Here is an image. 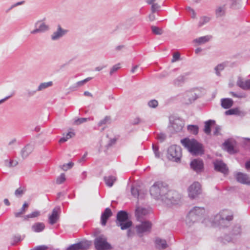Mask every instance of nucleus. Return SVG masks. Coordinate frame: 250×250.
Wrapping results in <instances>:
<instances>
[{
    "label": "nucleus",
    "mask_w": 250,
    "mask_h": 250,
    "mask_svg": "<svg viewBox=\"0 0 250 250\" xmlns=\"http://www.w3.org/2000/svg\"><path fill=\"white\" fill-rule=\"evenodd\" d=\"M17 140L16 139H13L11 140L7 145L8 149L10 150H13L16 147V143Z\"/></svg>",
    "instance_id": "37998d69"
},
{
    "label": "nucleus",
    "mask_w": 250,
    "mask_h": 250,
    "mask_svg": "<svg viewBox=\"0 0 250 250\" xmlns=\"http://www.w3.org/2000/svg\"><path fill=\"white\" fill-rule=\"evenodd\" d=\"M225 8L224 6H220L216 9V15L217 17H222L225 14Z\"/></svg>",
    "instance_id": "4c0bfd02"
},
{
    "label": "nucleus",
    "mask_w": 250,
    "mask_h": 250,
    "mask_svg": "<svg viewBox=\"0 0 250 250\" xmlns=\"http://www.w3.org/2000/svg\"><path fill=\"white\" fill-rule=\"evenodd\" d=\"M242 233V229L241 226L239 224H236L233 226L231 231V235L233 237L237 235H240Z\"/></svg>",
    "instance_id": "a878e982"
},
{
    "label": "nucleus",
    "mask_w": 250,
    "mask_h": 250,
    "mask_svg": "<svg viewBox=\"0 0 250 250\" xmlns=\"http://www.w3.org/2000/svg\"><path fill=\"white\" fill-rule=\"evenodd\" d=\"M112 215V212L109 208H106L104 212L101 215V224L102 226H105L107 220Z\"/></svg>",
    "instance_id": "6ab92c4d"
},
{
    "label": "nucleus",
    "mask_w": 250,
    "mask_h": 250,
    "mask_svg": "<svg viewBox=\"0 0 250 250\" xmlns=\"http://www.w3.org/2000/svg\"><path fill=\"white\" fill-rule=\"evenodd\" d=\"M236 84L243 90H250V80L244 81L242 78L239 77L237 81Z\"/></svg>",
    "instance_id": "a211bd4d"
},
{
    "label": "nucleus",
    "mask_w": 250,
    "mask_h": 250,
    "mask_svg": "<svg viewBox=\"0 0 250 250\" xmlns=\"http://www.w3.org/2000/svg\"><path fill=\"white\" fill-rule=\"evenodd\" d=\"M148 213V210L145 208L140 207H137L135 211V215L137 219L139 221L144 220V217Z\"/></svg>",
    "instance_id": "dca6fc26"
},
{
    "label": "nucleus",
    "mask_w": 250,
    "mask_h": 250,
    "mask_svg": "<svg viewBox=\"0 0 250 250\" xmlns=\"http://www.w3.org/2000/svg\"><path fill=\"white\" fill-rule=\"evenodd\" d=\"M180 54L178 52L174 53L173 54V58L171 60V62H174L179 60L180 59Z\"/></svg>",
    "instance_id": "680f3d73"
},
{
    "label": "nucleus",
    "mask_w": 250,
    "mask_h": 250,
    "mask_svg": "<svg viewBox=\"0 0 250 250\" xmlns=\"http://www.w3.org/2000/svg\"><path fill=\"white\" fill-rule=\"evenodd\" d=\"M215 170L227 175L229 173V168L227 165L222 161L216 160L213 163Z\"/></svg>",
    "instance_id": "9b49d317"
},
{
    "label": "nucleus",
    "mask_w": 250,
    "mask_h": 250,
    "mask_svg": "<svg viewBox=\"0 0 250 250\" xmlns=\"http://www.w3.org/2000/svg\"><path fill=\"white\" fill-rule=\"evenodd\" d=\"M224 146L227 151L229 153H234V147L231 143L229 141H226L224 143Z\"/></svg>",
    "instance_id": "f704fd0d"
},
{
    "label": "nucleus",
    "mask_w": 250,
    "mask_h": 250,
    "mask_svg": "<svg viewBox=\"0 0 250 250\" xmlns=\"http://www.w3.org/2000/svg\"><path fill=\"white\" fill-rule=\"evenodd\" d=\"M210 18L207 16H202L200 18V21L198 23V26L199 27L203 26L205 24L208 23L210 21Z\"/></svg>",
    "instance_id": "72a5a7b5"
},
{
    "label": "nucleus",
    "mask_w": 250,
    "mask_h": 250,
    "mask_svg": "<svg viewBox=\"0 0 250 250\" xmlns=\"http://www.w3.org/2000/svg\"><path fill=\"white\" fill-rule=\"evenodd\" d=\"M156 139L161 142H164L166 139V135L163 133H160L157 134Z\"/></svg>",
    "instance_id": "5fc2aeb1"
},
{
    "label": "nucleus",
    "mask_w": 250,
    "mask_h": 250,
    "mask_svg": "<svg viewBox=\"0 0 250 250\" xmlns=\"http://www.w3.org/2000/svg\"><path fill=\"white\" fill-rule=\"evenodd\" d=\"M67 33V30L63 29L60 25L57 26V29L51 35V39L52 41H58L63 37Z\"/></svg>",
    "instance_id": "ddd939ff"
},
{
    "label": "nucleus",
    "mask_w": 250,
    "mask_h": 250,
    "mask_svg": "<svg viewBox=\"0 0 250 250\" xmlns=\"http://www.w3.org/2000/svg\"><path fill=\"white\" fill-rule=\"evenodd\" d=\"M221 129V127L219 125H216L214 128V130L213 131V134L214 135L217 136L220 134V131Z\"/></svg>",
    "instance_id": "e2e57ef3"
},
{
    "label": "nucleus",
    "mask_w": 250,
    "mask_h": 250,
    "mask_svg": "<svg viewBox=\"0 0 250 250\" xmlns=\"http://www.w3.org/2000/svg\"><path fill=\"white\" fill-rule=\"evenodd\" d=\"M89 120V118H79V119H77L76 120H75L74 123L76 125H79L81 124H83L84 122H87Z\"/></svg>",
    "instance_id": "864d4df0"
},
{
    "label": "nucleus",
    "mask_w": 250,
    "mask_h": 250,
    "mask_svg": "<svg viewBox=\"0 0 250 250\" xmlns=\"http://www.w3.org/2000/svg\"><path fill=\"white\" fill-rule=\"evenodd\" d=\"M94 235L96 236L94 240V245L96 250H110L113 247L107 241L105 236L101 234L96 236V232H94Z\"/></svg>",
    "instance_id": "39448f33"
},
{
    "label": "nucleus",
    "mask_w": 250,
    "mask_h": 250,
    "mask_svg": "<svg viewBox=\"0 0 250 250\" xmlns=\"http://www.w3.org/2000/svg\"><path fill=\"white\" fill-rule=\"evenodd\" d=\"M60 209V207H56L53 209L52 213L49 217V222L51 225H53L57 222L59 218L58 213Z\"/></svg>",
    "instance_id": "4be33fe9"
},
{
    "label": "nucleus",
    "mask_w": 250,
    "mask_h": 250,
    "mask_svg": "<svg viewBox=\"0 0 250 250\" xmlns=\"http://www.w3.org/2000/svg\"><path fill=\"white\" fill-rule=\"evenodd\" d=\"M53 85V82L52 81L48 82H44L41 83L38 86L37 91H41L45 90V89L51 87Z\"/></svg>",
    "instance_id": "c85d7f7f"
},
{
    "label": "nucleus",
    "mask_w": 250,
    "mask_h": 250,
    "mask_svg": "<svg viewBox=\"0 0 250 250\" xmlns=\"http://www.w3.org/2000/svg\"><path fill=\"white\" fill-rule=\"evenodd\" d=\"M233 218L232 212L229 210L224 209L220 211L214 216L212 223L221 228L227 227Z\"/></svg>",
    "instance_id": "f03ea898"
},
{
    "label": "nucleus",
    "mask_w": 250,
    "mask_h": 250,
    "mask_svg": "<svg viewBox=\"0 0 250 250\" xmlns=\"http://www.w3.org/2000/svg\"><path fill=\"white\" fill-rule=\"evenodd\" d=\"M128 220V213L124 210L119 211L117 215L116 224Z\"/></svg>",
    "instance_id": "412c9836"
},
{
    "label": "nucleus",
    "mask_w": 250,
    "mask_h": 250,
    "mask_svg": "<svg viewBox=\"0 0 250 250\" xmlns=\"http://www.w3.org/2000/svg\"><path fill=\"white\" fill-rule=\"evenodd\" d=\"M92 78L88 77L86 78L85 79L78 82L75 84V87L77 88L80 86H83V84H84L86 82H88L89 80H91Z\"/></svg>",
    "instance_id": "a18cd8bd"
},
{
    "label": "nucleus",
    "mask_w": 250,
    "mask_h": 250,
    "mask_svg": "<svg viewBox=\"0 0 250 250\" xmlns=\"http://www.w3.org/2000/svg\"><path fill=\"white\" fill-rule=\"evenodd\" d=\"M91 241L84 240L70 246L67 250H87L91 246Z\"/></svg>",
    "instance_id": "9d476101"
},
{
    "label": "nucleus",
    "mask_w": 250,
    "mask_h": 250,
    "mask_svg": "<svg viewBox=\"0 0 250 250\" xmlns=\"http://www.w3.org/2000/svg\"><path fill=\"white\" fill-rule=\"evenodd\" d=\"M120 64L118 63L115 65H114L110 69L109 74L111 76L115 72H116L117 71H118L120 68Z\"/></svg>",
    "instance_id": "8fccbe9b"
},
{
    "label": "nucleus",
    "mask_w": 250,
    "mask_h": 250,
    "mask_svg": "<svg viewBox=\"0 0 250 250\" xmlns=\"http://www.w3.org/2000/svg\"><path fill=\"white\" fill-rule=\"evenodd\" d=\"M111 123V118L110 116H106L104 117V118L103 120H101L98 123V126H102L104 125H106L107 124H109Z\"/></svg>",
    "instance_id": "e433bc0d"
},
{
    "label": "nucleus",
    "mask_w": 250,
    "mask_h": 250,
    "mask_svg": "<svg viewBox=\"0 0 250 250\" xmlns=\"http://www.w3.org/2000/svg\"><path fill=\"white\" fill-rule=\"evenodd\" d=\"M25 189L24 188L20 187L15 191V195L17 197H21L25 192Z\"/></svg>",
    "instance_id": "c03bdc74"
},
{
    "label": "nucleus",
    "mask_w": 250,
    "mask_h": 250,
    "mask_svg": "<svg viewBox=\"0 0 250 250\" xmlns=\"http://www.w3.org/2000/svg\"><path fill=\"white\" fill-rule=\"evenodd\" d=\"M40 214V212L39 211H34V212H32L31 213L26 215V217L28 218H35V217H38V216H39Z\"/></svg>",
    "instance_id": "bf43d9fd"
},
{
    "label": "nucleus",
    "mask_w": 250,
    "mask_h": 250,
    "mask_svg": "<svg viewBox=\"0 0 250 250\" xmlns=\"http://www.w3.org/2000/svg\"><path fill=\"white\" fill-rule=\"evenodd\" d=\"M205 212L204 208L195 207L191 209L186 218V223L189 226L191 225L194 222L198 221Z\"/></svg>",
    "instance_id": "20e7f679"
},
{
    "label": "nucleus",
    "mask_w": 250,
    "mask_h": 250,
    "mask_svg": "<svg viewBox=\"0 0 250 250\" xmlns=\"http://www.w3.org/2000/svg\"><path fill=\"white\" fill-rule=\"evenodd\" d=\"M24 2V1H21L16 2V3L14 4L11 6L10 9H13V8H14L16 6L21 5V4H23Z\"/></svg>",
    "instance_id": "774afa93"
},
{
    "label": "nucleus",
    "mask_w": 250,
    "mask_h": 250,
    "mask_svg": "<svg viewBox=\"0 0 250 250\" xmlns=\"http://www.w3.org/2000/svg\"><path fill=\"white\" fill-rule=\"evenodd\" d=\"M187 10L192 14V16H191L192 18L195 19L196 18V13H195L194 10L192 8H191L190 7H188L187 8Z\"/></svg>",
    "instance_id": "0e129e2a"
},
{
    "label": "nucleus",
    "mask_w": 250,
    "mask_h": 250,
    "mask_svg": "<svg viewBox=\"0 0 250 250\" xmlns=\"http://www.w3.org/2000/svg\"><path fill=\"white\" fill-rule=\"evenodd\" d=\"M181 143L193 155H201L204 153L202 145L194 139L186 138L182 139Z\"/></svg>",
    "instance_id": "7ed1b4c3"
},
{
    "label": "nucleus",
    "mask_w": 250,
    "mask_h": 250,
    "mask_svg": "<svg viewBox=\"0 0 250 250\" xmlns=\"http://www.w3.org/2000/svg\"><path fill=\"white\" fill-rule=\"evenodd\" d=\"M235 177L239 183L250 186V176L248 174L239 172L235 174Z\"/></svg>",
    "instance_id": "4468645a"
},
{
    "label": "nucleus",
    "mask_w": 250,
    "mask_h": 250,
    "mask_svg": "<svg viewBox=\"0 0 250 250\" xmlns=\"http://www.w3.org/2000/svg\"><path fill=\"white\" fill-rule=\"evenodd\" d=\"M156 246L159 249H164L167 247L166 240L160 238H157L155 241Z\"/></svg>",
    "instance_id": "bb28decb"
},
{
    "label": "nucleus",
    "mask_w": 250,
    "mask_h": 250,
    "mask_svg": "<svg viewBox=\"0 0 250 250\" xmlns=\"http://www.w3.org/2000/svg\"><path fill=\"white\" fill-rule=\"evenodd\" d=\"M151 5V10L152 13H154L155 12H156L160 8V5H159L157 3H155L152 4Z\"/></svg>",
    "instance_id": "4d7b16f0"
},
{
    "label": "nucleus",
    "mask_w": 250,
    "mask_h": 250,
    "mask_svg": "<svg viewBox=\"0 0 250 250\" xmlns=\"http://www.w3.org/2000/svg\"><path fill=\"white\" fill-rule=\"evenodd\" d=\"M238 112V110L237 108H233L229 109L225 112L227 115L237 114Z\"/></svg>",
    "instance_id": "6e6d98bb"
},
{
    "label": "nucleus",
    "mask_w": 250,
    "mask_h": 250,
    "mask_svg": "<svg viewBox=\"0 0 250 250\" xmlns=\"http://www.w3.org/2000/svg\"><path fill=\"white\" fill-rule=\"evenodd\" d=\"M214 123L215 121L211 120H208L205 122V127L204 129V131L206 134H210L211 132V126Z\"/></svg>",
    "instance_id": "393cba45"
},
{
    "label": "nucleus",
    "mask_w": 250,
    "mask_h": 250,
    "mask_svg": "<svg viewBox=\"0 0 250 250\" xmlns=\"http://www.w3.org/2000/svg\"><path fill=\"white\" fill-rule=\"evenodd\" d=\"M182 149L180 146L173 145L169 146L167 151V158L168 160L178 162L182 157Z\"/></svg>",
    "instance_id": "423d86ee"
},
{
    "label": "nucleus",
    "mask_w": 250,
    "mask_h": 250,
    "mask_svg": "<svg viewBox=\"0 0 250 250\" xmlns=\"http://www.w3.org/2000/svg\"><path fill=\"white\" fill-rule=\"evenodd\" d=\"M151 28L153 33L155 35H162L163 33V30L157 26H152Z\"/></svg>",
    "instance_id": "58836bf2"
},
{
    "label": "nucleus",
    "mask_w": 250,
    "mask_h": 250,
    "mask_svg": "<svg viewBox=\"0 0 250 250\" xmlns=\"http://www.w3.org/2000/svg\"><path fill=\"white\" fill-rule=\"evenodd\" d=\"M152 149L153 150V152L155 154V157L156 158H160V153L159 151V147L153 144L152 145Z\"/></svg>",
    "instance_id": "3c124183"
},
{
    "label": "nucleus",
    "mask_w": 250,
    "mask_h": 250,
    "mask_svg": "<svg viewBox=\"0 0 250 250\" xmlns=\"http://www.w3.org/2000/svg\"><path fill=\"white\" fill-rule=\"evenodd\" d=\"M131 192L132 196H133L134 197H138L139 194L138 188L134 187H132L131 189Z\"/></svg>",
    "instance_id": "13d9d810"
},
{
    "label": "nucleus",
    "mask_w": 250,
    "mask_h": 250,
    "mask_svg": "<svg viewBox=\"0 0 250 250\" xmlns=\"http://www.w3.org/2000/svg\"><path fill=\"white\" fill-rule=\"evenodd\" d=\"M4 164L7 167H12L16 166L18 164V162L16 160H5L4 161Z\"/></svg>",
    "instance_id": "c9c22d12"
},
{
    "label": "nucleus",
    "mask_w": 250,
    "mask_h": 250,
    "mask_svg": "<svg viewBox=\"0 0 250 250\" xmlns=\"http://www.w3.org/2000/svg\"><path fill=\"white\" fill-rule=\"evenodd\" d=\"M65 180V176L64 173H62L56 179V183L58 184H61Z\"/></svg>",
    "instance_id": "09e8293b"
},
{
    "label": "nucleus",
    "mask_w": 250,
    "mask_h": 250,
    "mask_svg": "<svg viewBox=\"0 0 250 250\" xmlns=\"http://www.w3.org/2000/svg\"><path fill=\"white\" fill-rule=\"evenodd\" d=\"M169 121L173 133L179 132L182 130L184 125V121L181 118L171 116L169 117Z\"/></svg>",
    "instance_id": "0eeeda50"
},
{
    "label": "nucleus",
    "mask_w": 250,
    "mask_h": 250,
    "mask_svg": "<svg viewBox=\"0 0 250 250\" xmlns=\"http://www.w3.org/2000/svg\"><path fill=\"white\" fill-rule=\"evenodd\" d=\"M185 76L183 75L179 76L176 79H175L174 81V84L179 85L181 83H183L185 81Z\"/></svg>",
    "instance_id": "de8ad7c7"
},
{
    "label": "nucleus",
    "mask_w": 250,
    "mask_h": 250,
    "mask_svg": "<svg viewBox=\"0 0 250 250\" xmlns=\"http://www.w3.org/2000/svg\"><path fill=\"white\" fill-rule=\"evenodd\" d=\"M28 207V204L25 203L23 204L22 208L20 209L19 212L15 213V216L16 217H19L25 212V208Z\"/></svg>",
    "instance_id": "ea45409f"
},
{
    "label": "nucleus",
    "mask_w": 250,
    "mask_h": 250,
    "mask_svg": "<svg viewBox=\"0 0 250 250\" xmlns=\"http://www.w3.org/2000/svg\"><path fill=\"white\" fill-rule=\"evenodd\" d=\"M158 105V101L156 100H151L148 102V105L151 108H156Z\"/></svg>",
    "instance_id": "603ef678"
},
{
    "label": "nucleus",
    "mask_w": 250,
    "mask_h": 250,
    "mask_svg": "<svg viewBox=\"0 0 250 250\" xmlns=\"http://www.w3.org/2000/svg\"><path fill=\"white\" fill-rule=\"evenodd\" d=\"M187 129L190 133L193 135H197L199 131V127L196 125H188Z\"/></svg>",
    "instance_id": "2f4dec72"
},
{
    "label": "nucleus",
    "mask_w": 250,
    "mask_h": 250,
    "mask_svg": "<svg viewBox=\"0 0 250 250\" xmlns=\"http://www.w3.org/2000/svg\"><path fill=\"white\" fill-rule=\"evenodd\" d=\"M190 167L192 169L197 172H200L204 168V163L202 160L194 159L190 163Z\"/></svg>",
    "instance_id": "2eb2a0df"
},
{
    "label": "nucleus",
    "mask_w": 250,
    "mask_h": 250,
    "mask_svg": "<svg viewBox=\"0 0 250 250\" xmlns=\"http://www.w3.org/2000/svg\"><path fill=\"white\" fill-rule=\"evenodd\" d=\"M45 228V225L43 223L38 222L35 223L32 226V229L36 232H40L42 231Z\"/></svg>",
    "instance_id": "b1692460"
},
{
    "label": "nucleus",
    "mask_w": 250,
    "mask_h": 250,
    "mask_svg": "<svg viewBox=\"0 0 250 250\" xmlns=\"http://www.w3.org/2000/svg\"><path fill=\"white\" fill-rule=\"evenodd\" d=\"M48 249V247L45 245L38 246L30 250H46Z\"/></svg>",
    "instance_id": "052dcab7"
},
{
    "label": "nucleus",
    "mask_w": 250,
    "mask_h": 250,
    "mask_svg": "<svg viewBox=\"0 0 250 250\" xmlns=\"http://www.w3.org/2000/svg\"><path fill=\"white\" fill-rule=\"evenodd\" d=\"M104 182L105 184L109 187H111L115 181L116 180V178L112 175L105 176L104 177Z\"/></svg>",
    "instance_id": "cd10ccee"
},
{
    "label": "nucleus",
    "mask_w": 250,
    "mask_h": 250,
    "mask_svg": "<svg viewBox=\"0 0 250 250\" xmlns=\"http://www.w3.org/2000/svg\"><path fill=\"white\" fill-rule=\"evenodd\" d=\"M233 101L230 98H224L221 100V106L225 109H228L233 105Z\"/></svg>",
    "instance_id": "5701e85b"
},
{
    "label": "nucleus",
    "mask_w": 250,
    "mask_h": 250,
    "mask_svg": "<svg viewBox=\"0 0 250 250\" xmlns=\"http://www.w3.org/2000/svg\"><path fill=\"white\" fill-rule=\"evenodd\" d=\"M188 196L191 199L195 198L201 192V185L197 182H194L188 188Z\"/></svg>",
    "instance_id": "6e6552de"
},
{
    "label": "nucleus",
    "mask_w": 250,
    "mask_h": 250,
    "mask_svg": "<svg viewBox=\"0 0 250 250\" xmlns=\"http://www.w3.org/2000/svg\"><path fill=\"white\" fill-rule=\"evenodd\" d=\"M74 166V163L72 162H69L67 164H65L62 165H61L59 167L64 171H66L72 167Z\"/></svg>",
    "instance_id": "a19ab883"
},
{
    "label": "nucleus",
    "mask_w": 250,
    "mask_h": 250,
    "mask_svg": "<svg viewBox=\"0 0 250 250\" xmlns=\"http://www.w3.org/2000/svg\"><path fill=\"white\" fill-rule=\"evenodd\" d=\"M117 226L120 227L121 229L122 230H125L129 228L132 225V222L130 220L126 221L125 222H122L118 224H116Z\"/></svg>",
    "instance_id": "c756f323"
},
{
    "label": "nucleus",
    "mask_w": 250,
    "mask_h": 250,
    "mask_svg": "<svg viewBox=\"0 0 250 250\" xmlns=\"http://www.w3.org/2000/svg\"><path fill=\"white\" fill-rule=\"evenodd\" d=\"M75 136V133L74 132L69 131L68 132L65 136L61 138L59 140V143H64L67 141L69 139Z\"/></svg>",
    "instance_id": "473e14b6"
},
{
    "label": "nucleus",
    "mask_w": 250,
    "mask_h": 250,
    "mask_svg": "<svg viewBox=\"0 0 250 250\" xmlns=\"http://www.w3.org/2000/svg\"><path fill=\"white\" fill-rule=\"evenodd\" d=\"M141 223L136 226L137 232L138 234H142L145 232H149L150 231L152 224L149 221H140Z\"/></svg>",
    "instance_id": "f8f14e48"
},
{
    "label": "nucleus",
    "mask_w": 250,
    "mask_h": 250,
    "mask_svg": "<svg viewBox=\"0 0 250 250\" xmlns=\"http://www.w3.org/2000/svg\"><path fill=\"white\" fill-rule=\"evenodd\" d=\"M34 149L33 145L29 144L24 146L21 151V155L23 158H27Z\"/></svg>",
    "instance_id": "aec40b11"
},
{
    "label": "nucleus",
    "mask_w": 250,
    "mask_h": 250,
    "mask_svg": "<svg viewBox=\"0 0 250 250\" xmlns=\"http://www.w3.org/2000/svg\"><path fill=\"white\" fill-rule=\"evenodd\" d=\"M233 238L234 237H233V236H230L228 235H226L224 237H221L220 239H221V241L223 243L226 244L227 243L231 242Z\"/></svg>",
    "instance_id": "49530a36"
},
{
    "label": "nucleus",
    "mask_w": 250,
    "mask_h": 250,
    "mask_svg": "<svg viewBox=\"0 0 250 250\" xmlns=\"http://www.w3.org/2000/svg\"><path fill=\"white\" fill-rule=\"evenodd\" d=\"M151 196L167 206L179 203L181 195L175 190H168L167 185L162 182H155L150 188Z\"/></svg>",
    "instance_id": "f257e3e1"
},
{
    "label": "nucleus",
    "mask_w": 250,
    "mask_h": 250,
    "mask_svg": "<svg viewBox=\"0 0 250 250\" xmlns=\"http://www.w3.org/2000/svg\"><path fill=\"white\" fill-rule=\"evenodd\" d=\"M198 97L196 93L193 91H188L184 95L185 103L189 104L197 99Z\"/></svg>",
    "instance_id": "f3484780"
},
{
    "label": "nucleus",
    "mask_w": 250,
    "mask_h": 250,
    "mask_svg": "<svg viewBox=\"0 0 250 250\" xmlns=\"http://www.w3.org/2000/svg\"><path fill=\"white\" fill-rule=\"evenodd\" d=\"M37 91V89L35 90H28L27 91V96L29 97L33 96Z\"/></svg>",
    "instance_id": "69168bd1"
},
{
    "label": "nucleus",
    "mask_w": 250,
    "mask_h": 250,
    "mask_svg": "<svg viewBox=\"0 0 250 250\" xmlns=\"http://www.w3.org/2000/svg\"><path fill=\"white\" fill-rule=\"evenodd\" d=\"M36 29L31 31V34H36L39 33H44L50 30V26L46 24L43 21H39L35 23Z\"/></svg>",
    "instance_id": "1a4fd4ad"
},
{
    "label": "nucleus",
    "mask_w": 250,
    "mask_h": 250,
    "mask_svg": "<svg viewBox=\"0 0 250 250\" xmlns=\"http://www.w3.org/2000/svg\"><path fill=\"white\" fill-rule=\"evenodd\" d=\"M211 38V36H205L203 37H201L199 38H197L194 40V42H196L198 43L199 44L205 43L208 41H209V40Z\"/></svg>",
    "instance_id": "7c9ffc66"
},
{
    "label": "nucleus",
    "mask_w": 250,
    "mask_h": 250,
    "mask_svg": "<svg viewBox=\"0 0 250 250\" xmlns=\"http://www.w3.org/2000/svg\"><path fill=\"white\" fill-rule=\"evenodd\" d=\"M225 68V64L224 63H221L217 65L215 68L214 70L215 71L216 74L217 76L220 75V71H222Z\"/></svg>",
    "instance_id": "79ce46f5"
},
{
    "label": "nucleus",
    "mask_w": 250,
    "mask_h": 250,
    "mask_svg": "<svg viewBox=\"0 0 250 250\" xmlns=\"http://www.w3.org/2000/svg\"><path fill=\"white\" fill-rule=\"evenodd\" d=\"M141 122H142V120L140 118L137 117V118H135L133 120H132L131 124L133 125H136L140 124Z\"/></svg>",
    "instance_id": "338daca9"
}]
</instances>
